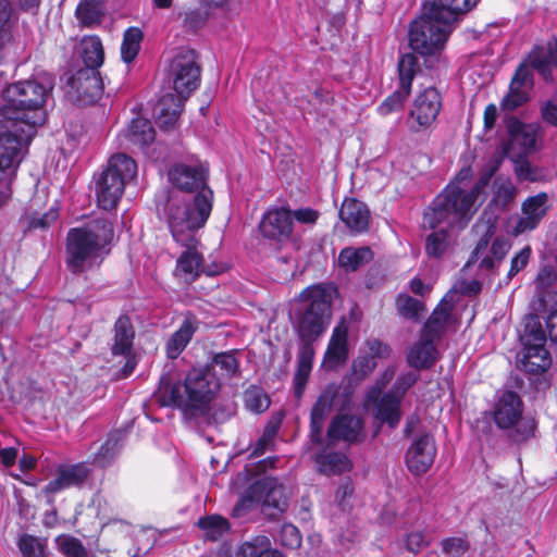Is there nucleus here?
Returning a JSON list of instances; mask_svg holds the SVG:
<instances>
[{
  "label": "nucleus",
  "instance_id": "1",
  "mask_svg": "<svg viewBox=\"0 0 557 557\" xmlns=\"http://www.w3.org/2000/svg\"><path fill=\"white\" fill-rule=\"evenodd\" d=\"M335 293L336 288L334 286L318 284L306 288L300 294V299L308 302V305L301 312L297 325V333L301 341L297 356V370L294 375L297 398H300L305 392L314 357L312 344L324 333L329 325L331 305Z\"/></svg>",
  "mask_w": 557,
  "mask_h": 557
},
{
  "label": "nucleus",
  "instance_id": "2",
  "mask_svg": "<svg viewBox=\"0 0 557 557\" xmlns=\"http://www.w3.org/2000/svg\"><path fill=\"white\" fill-rule=\"evenodd\" d=\"M170 181L183 191L195 193L193 205L171 197L165 207L169 227L175 236L184 238L183 228L190 225H205L211 210L213 191L208 186V169L203 165L177 164L169 173Z\"/></svg>",
  "mask_w": 557,
  "mask_h": 557
},
{
  "label": "nucleus",
  "instance_id": "3",
  "mask_svg": "<svg viewBox=\"0 0 557 557\" xmlns=\"http://www.w3.org/2000/svg\"><path fill=\"white\" fill-rule=\"evenodd\" d=\"M54 88V76L47 72L9 85L2 92L0 117L12 126L24 125L27 136H35L36 127L44 123V107Z\"/></svg>",
  "mask_w": 557,
  "mask_h": 557
},
{
  "label": "nucleus",
  "instance_id": "4",
  "mask_svg": "<svg viewBox=\"0 0 557 557\" xmlns=\"http://www.w3.org/2000/svg\"><path fill=\"white\" fill-rule=\"evenodd\" d=\"M113 239V224L106 218L71 228L66 236L67 268L73 273L98 268L110 253Z\"/></svg>",
  "mask_w": 557,
  "mask_h": 557
},
{
  "label": "nucleus",
  "instance_id": "5",
  "mask_svg": "<svg viewBox=\"0 0 557 557\" xmlns=\"http://www.w3.org/2000/svg\"><path fill=\"white\" fill-rule=\"evenodd\" d=\"M169 76L173 83L175 94L163 95L154 108L159 127L166 131L176 125L184 101L199 86L200 66L195 50L180 49L172 59Z\"/></svg>",
  "mask_w": 557,
  "mask_h": 557
},
{
  "label": "nucleus",
  "instance_id": "6",
  "mask_svg": "<svg viewBox=\"0 0 557 557\" xmlns=\"http://www.w3.org/2000/svg\"><path fill=\"white\" fill-rule=\"evenodd\" d=\"M488 178H482L470 189L462 188L459 183H450L435 197L423 214V225L436 228H465L478 210V198Z\"/></svg>",
  "mask_w": 557,
  "mask_h": 557
},
{
  "label": "nucleus",
  "instance_id": "7",
  "mask_svg": "<svg viewBox=\"0 0 557 557\" xmlns=\"http://www.w3.org/2000/svg\"><path fill=\"white\" fill-rule=\"evenodd\" d=\"M220 389L219 379L209 369H193L184 385L173 383L163 376L158 391V401L162 406H176L184 410L203 411Z\"/></svg>",
  "mask_w": 557,
  "mask_h": 557
},
{
  "label": "nucleus",
  "instance_id": "8",
  "mask_svg": "<svg viewBox=\"0 0 557 557\" xmlns=\"http://www.w3.org/2000/svg\"><path fill=\"white\" fill-rule=\"evenodd\" d=\"M137 173L136 162L124 153L114 154L107 169L95 177V193L98 206L103 210L114 209L127 182Z\"/></svg>",
  "mask_w": 557,
  "mask_h": 557
},
{
  "label": "nucleus",
  "instance_id": "9",
  "mask_svg": "<svg viewBox=\"0 0 557 557\" xmlns=\"http://www.w3.org/2000/svg\"><path fill=\"white\" fill-rule=\"evenodd\" d=\"M523 403L512 391H505L496 399L493 408L495 424L502 430H509V437L521 443L533 436L536 423L531 417H523Z\"/></svg>",
  "mask_w": 557,
  "mask_h": 557
},
{
  "label": "nucleus",
  "instance_id": "10",
  "mask_svg": "<svg viewBox=\"0 0 557 557\" xmlns=\"http://www.w3.org/2000/svg\"><path fill=\"white\" fill-rule=\"evenodd\" d=\"M453 28L423 8V13L411 23L409 45L421 55H433L443 50Z\"/></svg>",
  "mask_w": 557,
  "mask_h": 557
},
{
  "label": "nucleus",
  "instance_id": "11",
  "mask_svg": "<svg viewBox=\"0 0 557 557\" xmlns=\"http://www.w3.org/2000/svg\"><path fill=\"white\" fill-rule=\"evenodd\" d=\"M258 503L261 511L269 518H276L287 508V498L283 486L275 478L267 476L256 481L247 491L245 497L233 508V515L239 517L242 509L248 504Z\"/></svg>",
  "mask_w": 557,
  "mask_h": 557
},
{
  "label": "nucleus",
  "instance_id": "12",
  "mask_svg": "<svg viewBox=\"0 0 557 557\" xmlns=\"http://www.w3.org/2000/svg\"><path fill=\"white\" fill-rule=\"evenodd\" d=\"M34 136H27L24 125L12 126L0 117V169H16Z\"/></svg>",
  "mask_w": 557,
  "mask_h": 557
},
{
  "label": "nucleus",
  "instance_id": "13",
  "mask_svg": "<svg viewBox=\"0 0 557 557\" xmlns=\"http://www.w3.org/2000/svg\"><path fill=\"white\" fill-rule=\"evenodd\" d=\"M103 92V84L98 69L82 67L66 78V95L83 106L96 102Z\"/></svg>",
  "mask_w": 557,
  "mask_h": 557
},
{
  "label": "nucleus",
  "instance_id": "14",
  "mask_svg": "<svg viewBox=\"0 0 557 557\" xmlns=\"http://www.w3.org/2000/svg\"><path fill=\"white\" fill-rule=\"evenodd\" d=\"M419 70L418 59L412 53L404 54L398 62L399 87L379 107L382 115L400 110L411 91L412 81Z\"/></svg>",
  "mask_w": 557,
  "mask_h": 557
},
{
  "label": "nucleus",
  "instance_id": "15",
  "mask_svg": "<svg viewBox=\"0 0 557 557\" xmlns=\"http://www.w3.org/2000/svg\"><path fill=\"white\" fill-rule=\"evenodd\" d=\"M442 109V97L434 87L420 92L409 113L410 129L418 133L428 129L436 120Z\"/></svg>",
  "mask_w": 557,
  "mask_h": 557
},
{
  "label": "nucleus",
  "instance_id": "16",
  "mask_svg": "<svg viewBox=\"0 0 557 557\" xmlns=\"http://www.w3.org/2000/svg\"><path fill=\"white\" fill-rule=\"evenodd\" d=\"M191 224V223H188ZM203 225H188V230L183 228L184 238L175 236L174 230L169 227L174 240L185 247L186 250L177 259L176 270L190 280H195L203 271V258L197 250L198 239L196 233Z\"/></svg>",
  "mask_w": 557,
  "mask_h": 557
},
{
  "label": "nucleus",
  "instance_id": "17",
  "mask_svg": "<svg viewBox=\"0 0 557 557\" xmlns=\"http://www.w3.org/2000/svg\"><path fill=\"white\" fill-rule=\"evenodd\" d=\"M509 140L505 152L509 158L516 154H528L536 150L541 126L536 123L524 124L516 117L507 121Z\"/></svg>",
  "mask_w": 557,
  "mask_h": 557
},
{
  "label": "nucleus",
  "instance_id": "18",
  "mask_svg": "<svg viewBox=\"0 0 557 557\" xmlns=\"http://www.w3.org/2000/svg\"><path fill=\"white\" fill-rule=\"evenodd\" d=\"M510 248L511 244L505 237H496L490 244L488 238L484 236L478 242L466 267L478 262L481 270L494 272L506 258Z\"/></svg>",
  "mask_w": 557,
  "mask_h": 557
},
{
  "label": "nucleus",
  "instance_id": "19",
  "mask_svg": "<svg viewBox=\"0 0 557 557\" xmlns=\"http://www.w3.org/2000/svg\"><path fill=\"white\" fill-rule=\"evenodd\" d=\"M418 379V373L413 371L400 375L395 383V391L398 395L392 393L385 394L377 404L375 417L382 422L388 423L391 428H395L400 420V397Z\"/></svg>",
  "mask_w": 557,
  "mask_h": 557
},
{
  "label": "nucleus",
  "instance_id": "20",
  "mask_svg": "<svg viewBox=\"0 0 557 557\" xmlns=\"http://www.w3.org/2000/svg\"><path fill=\"white\" fill-rule=\"evenodd\" d=\"M436 446L433 436L424 434L413 442L406 455L408 469L416 474L426 472L434 462Z\"/></svg>",
  "mask_w": 557,
  "mask_h": 557
},
{
  "label": "nucleus",
  "instance_id": "21",
  "mask_svg": "<svg viewBox=\"0 0 557 557\" xmlns=\"http://www.w3.org/2000/svg\"><path fill=\"white\" fill-rule=\"evenodd\" d=\"M259 228L267 238L285 240L293 232L292 212L283 208L271 209L262 216Z\"/></svg>",
  "mask_w": 557,
  "mask_h": 557
},
{
  "label": "nucleus",
  "instance_id": "22",
  "mask_svg": "<svg viewBox=\"0 0 557 557\" xmlns=\"http://www.w3.org/2000/svg\"><path fill=\"white\" fill-rule=\"evenodd\" d=\"M440 342L420 334V337L407 349V363L417 371L432 368L440 359Z\"/></svg>",
  "mask_w": 557,
  "mask_h": 557
},
{
  "label": "nucleus",
  "instance_id": "23",
  "mask_svg": "<svg viewBox=\"0 0 557 557\" xmlns=\"http://www.w3.org/2000/svg\"><path fill=\"white\" fill-rule=\"evenodd\" d=\"M363 422L360 418L352 414L336 416L327 430L330 444L337 441L358 443L363 441Z\"/></svg>",
  "mask_w": 557,
  "mask_h": 557
},
{
  "label": "nucleus",
  "instance_id": "24",
  "mask_svg": "<svg viewBox=\"0 0 557 557\" xmlns=\"http://www.w3.org/2000/svg\"><path fill=\"white\" fill-rule=\"evenodd\" d=\"M548 196L540 193L535 196L527 198L522 203V216L517 221L512 232L519 235L534 230L541 220L546 215Z\"/></svg>",
  "mask_w": 557,
  "mask_h": 557
},
{
  "label": "nucleus",
  "instance_id": "25",
  "mask_svg": "<svg viewBox=\"0 0 557 557\" xmlns=\"http://www.w3.org/2000/svg\"><path fill=\"white\" fill-rule=\"evenodd\" d=\"M476 3L478 0H433L424 8L454 29L458 17L471 10Z\"/></svg>",
  "mask_w": 557,
  "mask_h": 557
},
{
  "label": "nucleus",
  "instance_id": "26",
  "mask_svg": "<svg viewBox=\"0 0 557 557\" xmlns=\"http://www.w3.org/2000/svg\"><path fill=\"white\" fill-rule=\"evenodd\" d=\"M348 325L343 319L333 330L325 355L324 362L334 368L344 363L348 357Z\"/></svg>",
  "mask_w": 557,
  "mask_h": 557
},
{
  "label": "nucleus",
  "instance_id": "27",
  "mask_svg": "<svg viewBox=\"0 0 557 557\" xmlns=\"http://www.w3.org/2000/svg\"><path fill=\"white\" fill-rule=\"evenodd\" d=\"M135 329L128 315L122 314L113 325L111 352L113 356H129L133 352Z\"/></svg>",
  "mask_w": 557,
  "mask_h": 557
},
{
  "label": "nucleus",
  "instance_id": "28",
  "mask_svg": "<svg viewBox=\"0 0 557 557\" xmlns=\"http://www.w3.org/2000/svg\"><path fill=\"white\" fill-rule=\"evenodd\" d=\"M339 218L351 232L361 233L369 226L370 212L363 202L350 198L344 200Z\"/></svg>",
  "mask_w": 557,
  "mask_h": 557
},
{
  "label": "nucleus",
  "instance_id": "29",
  "mask_svg": "<svg viewBox=\"0 0 557 557\" xmlns=\"http://www.w3.org/2000/svg\"><path fill=\"white\" fill-rule=\"evenodd\" d=\"M318 471L325 475H339L350 471L352 465L349 458L338 451L323 450L315 456Z\"/></svg>",
  "mask_w": 557,
  "mask_h": 557
},
{
  "label": "nucleus",
  "instance_id": "30",
  "mask_svg": "<svg viewBox=\"0 0 557 557\" xmlns=\"http://www.w3.org/2000/svg\"><path fill=\"white\" fill-rule=\"evenodd\" d=\"M519 363L525 372L532 374L544 372L550 364L549 352L545 347H524Z\"/></svg>",
  "mask_w": 557,
  "mask_h": 557
},
{
  "label": "nucleus",
  "instance_id": "31",
  "mask_svg": "<svg viewBox=\"0 0 557 557\" xmlns=\"http://www.w3.org/2000/svg\"><path fill=\"white\" fill-rule=\"evenodd\" d=\"M106 15L104 5L95 0H81L75 16L82 27L95 28L99 26Z\"/></svg>",
  "mask_w": 557,
  "mask_h": 557
},
{
  "label": "nucleus",
  "instance_id": "32",
  "mask_svg": "<svg viewBox=\"0 0 557 557\" xmlns=\"http://www.w3.org/2000/svg\"><path fill=\"white\" fill-rule=\"evenodd\" d=\"M449 312L450 307L442 301L425 322L421 334L440 342L446 331Z\"/></svg>",
  "mask_w": 557,
  "mask_h": 557
},
{
  "label": "nucleus",
  "instance_id": "33",
  "mask_svg": "<svg viewBox=\"0 0 557 557\" xmlns=\"http://www.w3.org/2000/svg\"><path fill=\"white\" fill-rule=\"evenodd\" d=\"M372 356H360L352 362V374L356 380H363L376 368L375 356L383 357L388 354V347L374 341L370 344Z\"/></svg>",
  "mask_w": 557,
  "mask_h": 557
},
{
  "label": "nucleus",
  "instance_id": "34",
  "mask_svg": "<svg viewBox=\"0 0 557 557\" xmlns=\"http://www.w3.org/2000/svg\"><path fill=\"white\" fill-rule=\"evenodd\" d=\"M81 57L85 67L99 69L104 61V50L96 35L84 36L81 40Z\"/></svg>",
  "mask_w": 557,
  "mask_h": 557
},
{
  "label": "nucleus",
  "instance_id": "35",
  "mask_svg": "<svg viewBox=\"0 0 557 557\" xmlns=\"http://www.w3.org/2000/svg\"><path fill=\"white\" fill-rule=\"evenodd\" d=\"M203 369H209L211 373H215L221 384L222 380H228L238 372L239 361L235 352L226 351L216 354L211 363Z\"/></svg>",
  "mask_w": 557,
  "mask_h": 557
},
{
  "label": "nucleus",
  "instance_id": "36",
  "mask_svg": "<svg viewBox=\"0 0 557 557\" xmlns=\"http://www.w3.org/2000/svg\"><path fill=\"white\" fill-rule=\"evenodd\" d=\"M124 136L131 144L144 147L154 140L156 132L149 120L137 117L124 131Z\"/></svg>",
  "mask_w": 557,
  "mask_h": 557
},
{
  "label": "nucleus",
  "instance_id": "37",
  "mask_svg": "<svg viewBox=\"0 0 557 557\" xmlns=\"http://www.w3.org/2000/svg\"><path fill=\"white\" fill-rule=\"evenodd\" d=\"M532 67L539 71L545 81H552L550 64L557 69V39L548 42V52L543 49L534 50L529 57Z\"/></svg>",
  "mask_w": 557,
  "mask_h": 557
},
{
  "label": "nucleus",
  "instance_id": "38",
  "mask_svg": "<svg viewBox=\"0 0 557 557\" xmlns=\"http://www.w3.org/2000/svg\"><path fill=\"white\" fill-rule=\"evenodd\" d=\"M195 326L190 319H185L181 324L180 329L174 332L165 345L166 356L170 359H176L182 351L186 348L188 343L190 342L194 333Z\"/></svg>",
  "mask_w": 557,
  "mask_h": 557
},
{
  "label": "nucleus",
  "instance_id": "39",
  "mask_svg": "<svg viewBox=\"0 0 557 557\" xmlns=\"http://www.w3.org/2000/svg\"><path fill=\"white\" fill-rule=\"evenodd\" d=\"M16 13L11 0H0V49L13 41Z\"/></svg>",
  "mask_w": 557,
  "mask_h": 557
},
{
  "label": "nucleus",
  "instance_id": "40",
  "mask_svg": "<svg viewBox=\"0 0 557 557\" xmlns=\"http://www.w3.org/2000/svg\"><path fill=\"white\" fill-rule=\"evenodd\" d=\"M373 258V252L369 247L344 248L338 256V263L346 271H356L361 265L370 262Z\"/></svg>",
  "mask_w": 557,
  "mask_h": 557
},
{
  "label": "nucleus",
  "instance_id": "41",
  "mask_svg": "<svg viewBox=\"0 0 557 557\" xmlns=\"http://www.w3.org/2000/svg\"><path fill=\"white\" fill-rule=\"evenodd\" d=\"M451 247V239L447 230L434 231L425 239V252L428 257L440 259L444 257Z\"/></svg>",
  "mask_w": 557,
  "mask_h": 557
},
{
  "label": "nucleus",
  "instance_id": "42",
  "mask_svg": "<svg viewBox=\"0 0 557 557\" xmlns=\"http://www.w3.org/2000/svg\"><path fill=\"white\" fill-rule=\"evenodd\" d=\"M197 525L203 531L205 539L213 542L220 540L230 530L227 519L216 515L200 518Z\"/></svg>",
  "mask_w": 557,
  "mask_h": 557
},
{
  "label": "nucleus",
  "instance_id": "43",
  "mask_svg": "<svg viewBox=\"0 0 557 557\" xmlns=\"http://www.w3.org/2000/svg\"><path fill=\"white\" fill-rule=\"evenodd\" d=\"M143 32L138 27H129L124 32L121 46V57L126 63H131L137 57L143 40Z\"/></svg>",
  "mask_w": 557,
  "mask_h": 557
},
{
  "label": "nucleus",
  "instance_id": "44",
  "mask_svg": "<svg viewBox=\"0 0 557 557\" xmlns=\"http://www.w3.org/2000/svg\"><path fill=\"white\" fill-rule=\"evenodd\" d=\"M54 544L64 557H88V550L82 541L71 534L58 535Z\"/></svg>",
  "mask_w": 557,
  "mask_h": 557
},
{
  "label": "nucleus",
  "instance_id": "45",
  "mask_svg": "<svg viewBox=\"0 0 557 557\" xmlns=\"http://www.w3.org/2000/svg\"><path fill=\"white\" fill-rule=\"evenodd\" d=\"M433 541V536L426 530H412L405 534L401 540L403 547L413 554L417 555L428 548Z\"/></svg>",
  "mask_w": 557,
  "mask_h": 557
},
{
  "label": "nucleus",
  "instance_id": "46",
  "mask_svg": "<svg viewBox=\"0 0 557 557\" xmlns=\"http://www.w3.org/2000/svg\"><path fill=\"white\" fill-rule=\"evenodd\" d=\"M332 408L319 403L313 405L310 413V437L314 444L321 443L324 421Z\"/></svg>",
  "mask_w": 557,
  "mask_h": 557
},
{
  "label": "nucleus",
  "instance_id": "47",
  "mask_svg": "<svg viewBox=\"0 0 557 557\" xmlns=\"http://www.w3.org/2000/svg\"><path fill=\"white\" fill-rule=\"evenodd\" d=\"M280 429V420L269 422L262 435L258 438V441L251 447L250 457H259L263 455L267 450H271L274 447V440Z\"/></svg>",
  "mask_w": 557,
  "mask_h": 557
},
{
  "label": "nucleus",
  "instance_id": "48",
  "mask_svg": "<svg viewBox=\"0 0 557 557\" xmlns=\"http://www.w3.org/2000/svg\"><path fill=\"white\" fill-rule=\"evenodd\" d=\"M521 341L524 347H545L546 335L541 323L531 319L524 326Z\"/></svg>",
  "mask_w": 557,
  "mask_h": 557
},
{
  "label": "nucleus",
  "instance_id": "49",
  "mask_svg": "<svg viewBox=\"0 0 557 557\" xmlns=\"http://www.w3.org/2000/svg\"><path fill=\"white\" fill-rule=\"evenodd\" d=\"M18 548L23 557H46L47 542L36 536L24 534L18 540Z\"/></svg>",
  "mask_w": 557,
  "mask_h": 557
},
{
  "label": "nucleus",
  "instance_id": "50",
  "mask_svg": "<svg viewBox=\"0 0 557 557\" xmlns=\"http://www.w3.org/2000/svg\"><path fill=\"white\" fill-rule=\"evenodd\" d=\"M396 306L403 317L411 320H419L420 314L425 311L424 304L409 295H399Z\"/></svg>",
  "mask_w": 557,
  "mask_h": 557
},
{
  "label": "nucleus",
  "instance_id": "51",
  "mask_svg": "<svg viewBox=\"0 0 557 557\" xmlns=\"http://www.w3.org/2000/svg\"><path fill=\"white\" fill-rule=\"evenodd\" d=\"M510 159L515 163V173L520 181L535 182L541 178V171L528 160L527 154H516Z\"/></svg>",
  "mask_w": 557,
  "mask_h": 557
},
{
  "label": "nucleus",
  "instance_id": "52",
  "mask_svg": "<svg viewBox=\"0 0 557 557\" xmlns=\"http://www.w3.org/2000/svg\"><path fill=\"white\" fill-rule=\"evenodd\" d=\"M246 408L253 413H261L270 406V398L260 388L251 387L244 395Z\"/></svg>",
  "mask_w": 557,
  "mask_h": 557
},
{
  "label": "nucleus",
  "instance_id": "53",
  "mask_svg": "<svg viewBox=\"0 0 557 557\" xmlns=\"http://www.w3.org/2000/svg\"><path fill=\"white\" fill-rule=\"evenodd\" d=\"M495 196L494 200L497 205L506 207L517 195V188L509 178L497 177L494 181Z\"/></svg>",
  "mask_w": 557,
  "mask_h": 557
},
{
  "label": "nucleus",
  "instance_id": "54",
  "mask_svg": "<svg viewBox=\"0 0 557 557\" xmlns=\"http://www.w3.org/2000/svg\"><path fill=\"white\" fill-rule=\"evenodd\" d=\"M529 101V89L510 84L508 94L503 98L500 107L505 111H513Z\"/></svg>",
  "mask_w": 557,
  "mask_h": 557
},
{
  "label": "nucleus",
  "instance_id": "55",
  "mask_svg": "<svg viewBox=\"0 0 557 557\" xmlns=\"http://www.w3.org/2000/svg\"><path fill=\"white\" fill-rule=\"evenodd\" d=\"M120 434H111L94 457V462L99 467H106L116 454Z\"/></svg>",
  "mask_w": 557,
  "mask_h": 557
},
{
  "label": "nucleus",
  "instance_id": "56",
  "mask_svg": "<svg viewBox=\"0 0 557 557\" xmlns=\"http://www.w3.org/2000/svg\"><path fill=\"white\" fill-rule=\"evenodd\" d=\"M59 472L67 487L81 484L89 474L87 467L83 463L60 468Z\"/></svg>",
  "mask_w": 557,
  "mask_h": 557
},
{
  "label": "nucleus",
  "instance_id": "57",
  "mask_svg": "<svg viewBox=\"0 0 557 557\" xmlns=\"http://www.w3.org/2000/svg\"><path fill=\"white\" fill-rule=\"evenodd\" d=\"M556 281V273L553 267L545 265L541 268L535 278V287L539 298L545 302L546 290L553 286Z\"/></svg>",
  "mask_w": 557,
  "mask_h": 557
},
{
  "label": "nucleus",
  "instance_id": "58",
  "mask_svg": "<svg viewBox=\"0 0 557 557\" xmlns=\"http://www.w3.org/2000/svg\"><path fill=\"white\" fill-rule=\"evenodd\" d=\"M445 557H463L469 550V543L461 537H448L441 542Z\"/></svg>",
  "mask_w": 557,
  "mask_h": 557
},
{
  "label": "nucleus",
  "instance_id": "59",
  "mask_svg": "<svg viewBox=\"0 0 557 557\" xmlns=\"http://www.w3.org/2000/svg\"><path fill=\"white\" fill-rule=\"evenodd\" d=\"M198 3L210 17L230 13L234 4L233 0H198Z\"/></svg>",
  "mask_w": 557,
  "mask_h": 557
},
{
  "label": "nucleus",
  "instance_id": "60",
  "mask_svg": "<svg viewBox=\"0 0 557 557\" xmlns=\"http://www.w3.org/2000/svg\"><path fill=\"white\" fill-rule=\"evenodd\" d=\"M280 541L282 545L288 548H297L301 544L299 530L290 523L283 524L280 531Z\"/></svg>",
  "mask_w": 557,
  "mask_h": 557
},
{
  "label": "nucleus",
  "instance_id": "61",
  "mask_svg": "<svg viewBox=\"0 0 557 557\" xmlns=\"http://www.w3.org/2000/svg\"><path fill=\"white\" fill-rule=\"evenodd\" d=\"M242 557H278L275 550L268 549L263 546H258L255 543L246 542L240 546L239 550Z\"/></svg>",
  "mask_w": 557,
  "mask_h": 557
},
{
  "label": "nucleus",
  "instance_id": "62",
  "mask_svg": "<svg viewBox=\"0 0 557 557\" xmlns=\"http://www.w3.org/2000/svg\"><path fill=\"white\" fill-rule=\"evenodd\" d=\"M531 249L530 247L522 248L512 259L510 264V270L508 272V277L511 278L516 274H518L521 270H523L530 259Z\"/></svg>",
  "mask_w": 557,
  "mask_h": 557
},
{
  "label": "nucleus",
  "instance_id": "63",
  "mask_svg": "<svg viewBox=\"0 0 557 557\" xmlns=\"http://www.w3.org/2000/svg\"><path fill=\"white\" fill-rule=\"evenodd\" d=\"M210 18L208 13L200 5L198 9L190 10L185 14V23L193 29L202 27Z\"/></svg>",
  "mask_w": 557,
  "mask_h": 557
},
{
  "label": "nucleus",
  "instance_id": "64",
  "mask_svg": "<svg viewBox=\"0 0 557 557\" xmlns=\"http://www.w3.org/2000/svg\"><path fill=\"white\" fill-rule=\"evenodd\" d=\"M341 386L332 383L329 384L318 397V401L332 408L339 397Z\"/></svg>",
  "mask_w": 557,
  "mask_h": 557
}]
</instances>
